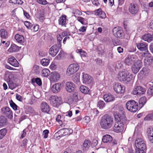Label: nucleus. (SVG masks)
I'll return each instance as SVG.
<instances>
[{"instance_id": "nucleus-1", "label": "nucleus", "mask_w": 153, "mask_h": 153, "mask_svg": "<svg viewBox=\"0 0 153 153\" xmlns=\"http://www.w3.org/2000/svg\"><path fill=\"white\" fill-rule=\"evenodd\" d=\"M113 119L111 117L105 115L102 117L100 122L101 127L104 129L111 128L113 124Z\"/></svg>"}, {"instance_id": "nucleus-2", "label": "nucleus", "mask_w": 153, "mask_h": 153, "mask_svg": "<svg viewBox=\"0 0 153 153\" xmlns=\"http://www.w3.org/2000/svg\"><path fill=\"white\" fill-rule=\"evenodd\" d=\"M117 77L121 81L129 82L132 79L133 75L127 71L123 70L119 72Z\"/></svg>"}, {"instance_id": "nucleus-3", "label": "nucleus", "mask_w": 153, "mask_h": 153, "mask_svg": "<svg viewBox=\"0 0 153 153\" xmlns=\"http://www.w3.org/2000/svg\"><path fill=\"white\" fill-rule=\"evenodd\" d=\"M135 145L137 148L135 153H145L146 149V143L141 138H138L135 141Z\"/></svg>"}, {"instance_id": "nucleus-4", "label": "nucleus", "mask_w": 153, "mask_h": 153, "mask_svg": "<svg viewBox=\"0 0 153 153\" xmlns=\"http://www.w3.org/2000/svg\"><path fill=\"white\" fill-rule=\"evenodd\" d=\"M126 106L129 111L131 112H135L138 109V105L135 101L131 100L126 102Z\"/></svg>"}, {"instance_id": "nucleus-5", "label": "nucleus", "mask_w": 153, "mask_h": 153, "mask_svg": "<svg viewBox=\"0 0 153 153\" xmlns=\"http://www.w3.org/2000/svg\"><path fill=\"white\" fill-rule=\"evenodd\" d=\"M151 54L149 52L146 53H141L139 54V56L141 57L143 59L144 65H149L152 62Z\"/></svg>"}, {"instance_id": "nucleus-6", "label": "nucleus", "mask_w": 153, "mask_h": 153, "mask_svg": "<svg viewBox=\"0 0 153 153\" xmlns=\"http://www.w3.org/2000/svg\"><path fill=\"white\" fill-rule=\"evenodd\" d=\"M79 68V65L77 64H73L70 65L66 71V74L68 76H71L77 72Z\"/></svg>"}, {"instance_id": "nucleus-7", "label": "nucleus", "mask_w": 153, "mask_h": 153, "mask_svg": "<svg viewBox=\"0 0 153 153\" xmlns=\"http://www.w3.org/2000/svg\"><path fill=\"white\" fill-rule=\"evenodd\" d=\"M49 100L50 104L55 107L59 105L61 102V98L56 96H51Z\"/></svg>"}, {"instance_id": "nucleus-8", "label": "nucleus", "mask_w": 153, "mask_h": 153, "mask_svg": "<svg viewBox=\"0 0 153 153\" xmlns=\"http://www.w3.org/2000/svg\"><path fill=\"white\" fill-rule=\"evenodd\" d=\"M73 132V130L70 128H62L58 131L56 134H59L58 137H60L70 134L72 133Z\"/></svg>"}, {"instance_id": "nucleus-9", "label": "nucleus", "mask_w": 153, "mask_h": 153, "mask_svg": "<svg viewBox=\"0 0 153 153\" xmlns=\"http://www.w3.org/2000/svg\"><path fill=\"white\" fill-rule=\"evenodd\" d=\"M114 131L116 132H121L124 130V125L121 122L115 123L113 128Z\"/></svg>"}, {"instance_id": "nucleus-10", "label": "nucleus", "mask_w": 153, "mask_h": 153, "mask_svg": "<svg viewBox=\"0 0 153 153\" xmlns=\"http://www.w3.org/2000/svg\"><path fill=\"white\" fill-rule=\"evenodd\" d=\"M137 57L135 55H128L124 61L125 63L128 65H130L137 59Z\"/></svg>"}, {"instance_id": "nucleus-11", "label": "nucleus", "mask_w": 153, "mask_h": 153, "mask_svg": "<svg viewBox=\"0 0 153 153\" xmlns=\"http://www.w3.org/2000/svg\"><path fill=\"white\" fill-rule=\"evenodd\" d=\"M1 112L2 114L9 118L13 117V113L10 108L8 107L2 108L1 109Z\"/></svg>"}, {"instance_id": "nucleus-12", "label": "nucleus", "mask_w": 153, "mask_h": 153, "mask_svg": "<svg viewBox=\"0 0 153 153\" xmlns=\"http://www.w3.org/2000/svg\"><path fill=\"white\" fill-rule=\"evenodd\" d=\"M113 87L114 91L117 93L122 94L124 92V88L123 87L120 83H114Z\"/></svg>"}, {"instance_id": "nucleus-13", "label": "nucleus", "mask_w": 153, "mask_h": 153, "mask_svg": "<svg viewBox=\"0 0 153 153\" xmlns=\"http://www.w3.org/2000/svg\"><path fill=\"white\" fill-rule=\"evenodd\" d=\"M128 10L129 12L132 14H137L139 10L137 4L133 3H131L129 6Z\"/></svg>"}, {"instance_id": "nucleus-14", "label": "nucleus", "mask_w": 153, "mask_h": 153, "mask_svg": "<svg viewBox=\"0 0 153 153\" xmlns=\"http://www.w3.org/2000/svg\"><path fill=\"white\" fill-rule=\"evenodd\" d=\"M60 74L56 71H54L51 72L49 76L50 80L53 82L58 81L60 78Z\"/></svg>"}, {"instance_id": "nucleus-15", "label": "nucleus", "mask_w": 153, "mask_h": 153, "mask_svg": "<svg viewBox=\"0 0 153 153\" xmlns=\"http://www.w3.org/2000/svg\"><path fill=\"white\" fill-rule=\"evenodd\" d=\"M142 66V62L140 60H138L135 62L134 65L132 67V70L133 72L135 74H137L140 70Z\"/></svg>"}, {"instance_id": "nucleus-16", "label": "nucleus", "mask_w": 153, "mask_h": 153, "mask_svg": "<svg viewBox=\"0 0 153 153\" xmlns=\"http://www.w3.org/2000/svg\"><path fill=\"white\" fill-rule=\"evenodd\" d=\"M113 32V35L117 37L120 38L122 37L123 36V31L120 27H114Z\"/></svg>"}, {"instance_id": "nucleus-17", "label": "nucleus", "mask_w": 153, "mask_h": 153, "mask_svg": "<svg viewBox=\"0 0 153 153\" xmlns=\"http://www.w3.org/2000/svg\"><path fill=\"white\" fill-rule=\"evenodd\" d=\"M59 51L58 46L56 45H54L50 48L49 53L52 56L54 57L56 55Z\"/></svg>"}, {"instance_id": "nucleus-18", "label": "nucleus", "mask_w": 153, "mask_h": 153, "mask_svg": "<svg viewBox=\"0 0 153 153\" xmlns=\"http://www.w3.org/2000/svg\"><path fill=\"white\" fill-rule=\"evenodd\" d=\"M137 48L141 51H144V53L149 52L148 49V46L146 44L144 43H140L136 44Z\"/></svg>"}, {"instance_id": "nucleus-19", "label": "nucleus", "mask_w": 153, "mask_h": 153, "mask_svg": "<svg viewBox=\"0 0 153 153\" xmlns=\"http://www.w3.org/2000/svg\"><path fill=\"white\" fill-rule=\"evenodd\" d=\"M82 82L83 83L89 84L92 82V78L87 74L82 73Z\"/></svg>"}, {"instance_id": "nucleus-20", "label": "nucleus", "mask_w": 153, "mask_h": 153, "mask_svg": "<svg viewBox=\"0 0 153 153\" xmlns=\"http://www.w3.org/2000/svg\"><path fill=\"white\" fill-rule=\"evenodd\" d=\"M75 85L72 82H68L66 83V89L67 91L69 92H71L74 91L75 88Z\"/></svg>"}, {"instance_id": "nucleus-21", "label": "nucleus", "mask_w": 153, "mask_h": 153, "mask_svg": "<svg viewBox=\"0 0 153 153\" xmlns=\"http://www.w3.org/2000/svg\"><path fill=\"white\" fill-rule=\"evenodd\" d=\"M8 63L11 65L15 67H18L19 65V64L18 61L13 56H11L9 58Z\"/></svg>"}, {"instance_id": "nucleus-22", "label": "nucleus", "mask_w": 153, "mask_h": 153, "mask_svg": "<svg viewBox=\"0 0 153 153\" xmlns=\"http://www.w3.org/2000/svg\"><path fill=\"white\" fill-rule=\"evenodd\" d=\"M68 100V101L71 103L76 102L78 100L77 93H75L69 96Z\"/></svg>"}, {"instance_id": "nucleus-23", "label": "nucleus", "mask_w": 153, "mask_h": 153, "mask_svg": "<svg viewBox=\"0 0 153 153\" xmlns=\"http://www.w3.org/2000/svg\"><path fill=\"white\" fill-rule=\"evenodd\" d=\"M41 108L42 112L48 113L50 110V107L48 104L45 102L41 103Z\"/></svg>"}, {"instance_id": "nucleus-24", "label": "nucleus", "mask_w": 153, "mask_h": 153, "mask_svg": "<svg viewBox=\"0 0 153 153\" xmlns=\"http://www.w3.org/2000/svg\"><path fill=\"white\" fill-rule=\"evenodd\" d=\"M103 98L105 101L107 102H112L115 100L114 96L110 94H106L103 96Z\"/></svg>"}, {"instance_id": "nucleus-25", "label": "nucleus", "mask_w": 153, "mask_h": 153, "mask_svg": "<svg viewBox=\"0 0 153 153\" xmlns=\"http://www.w3.org/2000/svg\"><path fill=\"white\" fill-rule=\"evenodd\" d=\"M76 52L77 53H79L81 57L83 60L85 61L87 59V53L84 51H82L81 49H77Z\"/></svg>"}, {"instance_id": "nucleus-26", "label": "nucleus", "mask_w": 153, "mask_h": 153, "mask_svg": "<svg viewBox=\"0 0 153 153\" xmlns=\"http://www.w3.org/2000/svg\"><path fill=\"white\" fill-rule=\"evenodd\" d=\"M95 15L102 19H105L106 17L105 13L102 11V9L101 8L96 10L95 11Z\"/></svg>"}, {"instance_id": "nucleus-27", "label": "nucleus", "mask_w": 153, "mask_h": 153, "mask_svg": "<svg viewBox=\"0 0 153 153\" xmlns=\"http://www.w3.org/2000/svg\"><path fill=\"white\" fill-rule=\"evenodd\" d=\"M67 20L66 16L65 15H62L59 19V24L62 26H65Z\"/></svg>"}, {"instance_id": "nucleus-28", "label": "nucleus", "mask_w": 153, "mask_h": 153, "mask_svg": "<svg viewBox=\"0 0 153 153\" xmlns=\"http://www.w3.org/2000/svg\"><path fill=\"white\" fill-rule=\"evenodd\" d=\"M61 88V84L57 83L54 84L52 86V90L54 93H56L59 92Z\"/></svg>"}, {"instance_id": "nucleus-29", "label": "nucleus", "mask_w": 153, "mask_h": 153, "mask_svg": "<svg viewBox=\"0 0 153 153\" xmlns=\"http://www.w3.org/2000/svg\"><path fill=\"white\" fill-rule=\"evenodd\" d=\"M13 77V75L12 74V72L8 71H6L4 75V79L7 82L11 81Z\"/></svg>"}, {"instance_id": "nucleus-30", "label": "nucleus", "mask_w": 153, "mask_h": 153, "mask_svg": "<svg viewBox=\"0 0 153 153\" xmlns=\"http://www.w3.org/2000/svg\"><path fill=\"white\" fill-rule=\"evenodd\" d=\"M15 38L16 41L22 44L24 42L25 39L22 35L16 34L15 36Z\"/></svg>"}, {"instance_id": "nucleus-31", "label": "nucleus", "mask_w": 153, "mask_h": 153, "mask_svg": "<svg viewBox=\"0 0 153 153\" xmlns=\"http://www.w3.org/2000/svg\"><path fill=\"white\" fill-rule=\"evenodd\" d=\"M112 140V138L108 134L104 136L102 138V141L104 143H109Z\"/></svg>"}, {"instance_id": "nucleus-32", "label": "nucleus", "mask_w": 153, "mask_h": 153, "mask_svg": "<svg viewBox=\"0 0 153 153\" xmlns=\"http://www.w3.org/2000/svg\"><path fill=\"white\" fill-rule=\"evenodd\" d=\"M19 48L17 46L14 44H12L8 50L7 51L9 53H12L17 51H18Z\"/></svg>"}, {"instance_id": "nucleus-33", "label": "nucleus", "mask_w": 153, "mask_h": 153, "mask_svg": "<svg viewBox=\"0 0 153 153\" xmlns=\"http://www.w3.org/2000/svg\"><path fill=\"white\" fill-rule=\"evenodd\" d=\"M147 133L148 137L150 141L153 143V128L148 129Z\"/></svg>"}, {"instance_id": "nucleus-34", "label": "nucleus", "mask_w": 153, "mask_h": 153, "mask_svg": "<svg viewBox=\"0 0 153 153\" xmlns=\"http://www.w3.org/2000/svg\"><path fill=\"white\" fill-rule=\"evenodd\" d=\"M79 89L80 91L84 94H88L90 91L89 89L87 87L84 85H81Z\"/></svg>"}, {"instance_id": "nucleus-35", "label": "nucleus", "mask_w": 153, "mask_h": 153, "mask_svg": "<svg viewBox=\"0 0 153 153\" xmlns=\"http://www.w3.org/2000/svg\"><path fill=\"white\" fill-rule=\"evenodd\" d=\"M41 76L43 77H47L50 75V71L47 68H44L42 70L41 72Z\"/></svg>"}, {"instance_id": "nucleus-36", "label": "nucleus", "mask_w": 153, "mask_h": 153, "mask_svg": "<svg viewBox=\"0 0 153 153\" xmlns=\"http://www.w3.org/2000/svg\"><path fill=\"white\" fill-rule=\"evenodd\" d=\"M142 39L148 42H150L152 39V37L150 34H145L142 37Z\"/></svg>"}, {"instance_id": "nucleus-37", "label": "nucleus", "mask_w": 153, "mask_h": 153, "mask_svg": "<svg viewBox=\"0 0 153 153\" xmlns=\"http://www.w3.org/2000/svg\"><path fill=\"white\" fill-rule=\"evenodd\" d=\"M0 36L2 39H6L8 36V34L6 30L4 29L0 30Z\"/></svg>"}, {"instance_id": "nucleus-38", "label": "nucleus", "mask_w": 153, "mask_h": 153, "mask_svg": "<svg viewBox=\"0 0 153 153\" xmlns=\"http://www.w3.org/2000/svg\"><path fill=\"white\" fill-rule=\"evenodd\" d=\"M146 102V98L145 97H141L139 101V104L140 106L142 107Z\"/></svg>"}, {"instance_id": "nucleus-39", "label": "nucleus", "mask_w": 153, "mask_h": 153, "mask_svg": "<svg viewBox=\"0 0 153 153\" xmlns=\"http://www.w3.org/2000/svg\"><path fill=\"white\" fill-rule=\"evenodd\" d=\"M90 145V142L88 140H85L83 145V148L84 150H87Z\"/></svg>"}, {"instance_id": "nucleus-40", "label": "nucleus", "mask_w": 153, "mask_h": 153, "mask_svg": "<svg viewBox=\"0 0 153 153\" xmlns=\"http://www.w3.org/2000/svg\"><path fill=\"white\" fill-rule=\"evenodd\" d=\"M6 122V119L3 116H0V127H2L5 125Z\"/></svg>"}, {"instance_id": "nucleus-41", "label": "nucleus", "mask_w": 153, "mask_h": 153, "mask_svg": "<svg viewBox=\"0 0 153 153\" xmlns=\"http://www.w3.org/2000/svg\"><path fill=\"white\" fill-rule=\"evenodd\" d=\"M50 63V60L49 59L44 58L42 59L41 61L42 65L44 66H48Z\"/></svg>"}, {"instance_id": "nucleus-42", "label": "nucleus", "mask_w": 153, "mask_h": 153, "mask_svg": "<svg viewBox=\"0 0 153 153\" xmlns=\"http://www.w3.org/2000/svg\"><path fill=\"white\" fill-rule=\"evenodd\" d=\"M136 89H137L138 92H139L138 95L144 94L146 91L145 88L140 86H137Z\"/></svg>"}, {"instance_id": "nucleus-43", "label": "nucleus", "mask_w": 153, "mask_h": 153, "mask_svg": "<svg viewBox=\"0 0 153 153\" xmlns=\"http://www.w3.org/2000/svg\"><path fill=\"white\" fill-rule=\"evenodd\" d=\"M114 115L115 120L118 122H120V121L121 120L122 117L120 114L119 113L115 112L114 113Z\"/></svg>"}, {"instance_id": "nucleus-44", "label": "nucleus", "mask_w": 153, "mask_h": 153, "mask_svg": "<svg viewBox=\"0 0 153 153\" xmlns=\"http://www.w3.org/2000/svg\"><path fill=\"white\" fill-rule=\"evenodd\" d=\"M7 132V130L5 128H3L0 130V140L4 137L6 134Z\"/></svg>"}, {"instance_id": "nucleus-45", "label": "nucleus", "mask_w": 153, "mask_h": 153, "mask_svg": "<svg viewBox=\"0 0 153 153\" xmlns=\"http://www.w3.org/2000/svg\"><path fill=\"white\" fill-rule=\"evenodd\" d=\"M73 81L75 82L78 83L80 80V74H76L74 75L73 77Z\"/></svg>"}, {"instance_id": "nucleus-46", "label": "nucleus", "mask_w": 153, "mask_h": 153, "mask_svg": "<svg viewBox=\"0 0 153 153\" xmlns=\"http://www.w3.org/2000/svg\"><path fill=\"white\" fill-rule=\"evenodd\" d=\"M105 106L104 102L102 100L99 101L97 103V107L100 109H102Z\"/></svg>"}, {"instance_id": "nucleus-47", "label": "nucleus", "mask_w": 153, "mask_h": 153, "mask_svg": "<svg viewBox=\"0 0 153 153\" xmlns=\"http://www.w3.org/2000/svg\"><path fill=\"white\" fill-rule=\"evenodd\" d=\"M8 83L9 88L12 90L13 89L16 87V84L12 81L8 82Z\"/></svg>"}, {"instance_id": "nucleus-48", "label": "nucleus", "mask_w": 153, "mask_h": 153, "mask_svg": "<svg viewBox=\"0 0 153 153\" xmlns=\"http://www.w3.org/2000/svg\"><path fill=\"white\" fill-rule=\"evenodd\" d=\"M153 120V113L147 115L144 118L145 121H149Z\"/></svg>"}, {"instance_id": "nucleus-49", "label": "nucleus", "mask_w": 153, "mask_h": 153, "mask_svg": "<svg viewBox=\"0 0 153 153\" xmlns=\"http://www.w3.org/2000/svg\"><path fill=\"white\" fill-rule=\"evenodd\" d=\"M57 67V65L54 61L52 62L50 65V68L53 70H55Z\"/></svg>"}, {"instance_id": "nucleus-50", "label": "nucleus", "mask_w": 153, "mask_h": 153, "mask_svg": "<svg viewBox=\"0 0 153 153\" xmlns=\"http://www.w3.org/2000/svg\"><path fill=\"white\" fill-rule=\"evenodd\" d=\"M56 120L58 122L59 124L61 125L62 123V121L61 116L60 115H58L56 116Z\"/></svg>"}, {"instance_id": "nucleus-51", "label": "nucleus", "mask_w": 153, "mask_h": 153, "mask_svg": "<svg viewBox=\"0 0 153 153\" xmlns=\"http://www.w3.org/2000/svg\"><path fill=\"white\" fill-rule=\"evenodd\" d=\"M10 105L11 107L14 110H16L17 109L18 106L12 100L10 102Z\"/></svg>"}, {"instance_id": "nucleus-52", "label": "nucleus", "mask_w": 153, "mask_h": 153, "mask_svg": "<svg viewBox=\"0 0 153 153\" xmlns=\"http://www.w3.org/2000/svg\"><path fill=\"white\" fill-rule=\"evenodd\" d=\"M77 20L80 22L82 25H85V19L79 16L77 18Z\"/></svg>"}, {"instance_id": "nucleus-53", "label": "nucleus", "mask_w": 153, "mask_h": 153, "mask_svg": "<svg viewBox=\"0 0 153 153\" xmlns=\"http://www.w3.org/2000/svg\"><path fill=\"white\" fill-rule=\"evenodd\" d=\"M25 25L28 29H30L32 27V25L28 21H25Z\"/></svg>"}, {"instance_id": "nucleus-54", "label": "nucleus", "mask_w": 153, "mask_h": 153, "mask_svg": "<svg viewBox=\"0 0 153 153\" xmlns=\"http://www.w3.org/2000/svg\"><path fill=\"white\" fill-rule=\"evenodd\" d=\"M49 132V131L48 130H45L43 131L42 135L44 138H46L47 137Z\"/></svg>"}, {"instance_id": "nucleus-55", "label": "nucleus", "mask_w": 153, "mask_h": 153, "mask_svg": "<svg viewBox=\"0 0 153 153\" xmlns=\"http://www.w3.org/2000/svg\"><path fill=\"white\" fill-rule=\"evenodd\" d=\"M34 82H36L40 86L42 85V82L41 80L39 78H36L34 80Z\"/></svg>"}, {"instance_id": "nucleus-56", "label": "nucleus", "mask_w": 153, "mask_h": 153, "mask_svg": "<svg viewBox=\"0 0 153 153\" xmlns=\"http://www.w3.org/2000/svg\"><path fill=\"white\" fill-rule=\"evenodd\" d=\"M38 3L42 5H45L47 4V2L46 0H37Z\"/></svg>"}, {"instance_id": "nucleus-57", "label": "nucleus", "mask_w": 153, "mask_h": 153, "mask_svg": "<svg viewBox=\"0 0 153 153\" xmlns=\"http://www.w3.org/2000/svg\"><path fill=\"white\" fill-rule=\"evenodd\" d=\"M147 93L149 95H153V89L152 86L148 89Z\"/></svg>"}, {"instance_id": "nucleus-58", "label": "nucleus", "mask_w": 153, "mask_h": 153, "mask_svg": "<svg viewBox=\"0 0 153 153\" xmlns=\"http://www.w3.org/2000/svg\"><path fill=\"white\" fill-rule=\"evenodd\" d=\"M63 56V53L62 52L60 51L59 54L55 57V58L57 59H59Z\"/></svg>"}, {"instance_id": "nucleus-59", "label": "nucleus", "mask_w": 153, "mask_h": 153, "mask_svg": "<svg viewBox=\"0 0 153 153\" xmlns=\"http://www.w3.org/2000/svg\"><path fill=\"white\" fill-rule=\"evenodd\" d=\"M23 14L25 17L27 19H29L30 17V16L29 13L27 12L26 11L23 10Z\"/></svg>"}, {"instance_id": "nucleus-60", "label": "nucleus", "mask_w": 153, "mask_h": 153, "mask_svg": "<svg viewBox=\"0 0 153 153\" xmlns=\"http://www.w3.org/2000/svg\"><path fill=\"white\" fill-rule=\"evenodd\" d=\"M39 28V25H34L31 30L33 31L36 32L37 31Z\"/></svg>"}, {"instance_id": "nucleus-61", "label": "nucleus", "mask_w": 153, "mask_h": 153, "mask_svg": "<svg viewBox=\"0 0 153 153\" xmlns=\"http://www.w3.org/2000/svg\"><path fill=\"white\" fill-rule=\"evenodd\" d=\"M39 69V66L37 65H34L33 67V70L34 72L38 71Z\"/></svg>"}, {"instance_id": "nucleus-62", "label": "nucleus", "mask_w": 153, "mask_h": 153, "mask_svg": "<svg viewBox=\"0 0 153 153\" xmlns=\"http://www.w3.org/2000/svg\"><path fill=\"white\" fill-rule=\"evenodd\" d=\"M66 116H68L69 117H71L72 115V113L71 111H69L65 113Z\"/></svg>"}, {"instance_id": "nucleus-63", "label": "nucleus", "mask_w": 153, "mask_h": 153, "mask_svg": "<svg viewBox=\"0 0 153 153\" xmlns=\"http://www.w3.org/2000/svg\"><path fill=\"white\" fill-rule=\"evenodd\" d=\"M86 27L82 26L81 27L80 29H79V30L80 32H84L86 31Z\"/></svg>"}, {"instance_id": "nucleus-64", "label": "nucleus", "mask_w": 153, "mask_h": 153, "mask_svg": "<svg viewBox=\"0 0 153 153\" xmlns=\"http://www.w3.org/2000/svg\"><path fill=\"white\" fill-rule=\"evenodd\" d=\"M27 140L26 139H24L22 142V146H25L27 144Z\"/></svg>"}]
</instances>
